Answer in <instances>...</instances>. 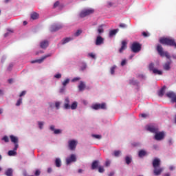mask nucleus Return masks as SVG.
I'll return each mask as SVG.
<instances>
[{"mask_svg": "<svg viewBox=\"0 0 176 176\" xmlns=\"http://www.w3.org/2000/svg\"><path fill=\"white\" fill-rule=\"evenodd\" d=\"M160 164H161L160 159L155 158L153 160V167L154 168V170H153L154 175H156V176L160 175V174H162V173H163V170H164V168L160 167Z\"/></svg>", "mask_w": 176, "mask_h": 176, "instance_id": "obj_1", "label": "nucleus"}, {"mask_svg": "<svg viewBox=\"0 0 176 176\" xmlns=\"http://www.w3.org/2000/svg\"><path fill=\"white\" fill-rule=\"evenodd\" d=\"M157 51L158 52V54H160V56H161V57H166L168 60L171 58V56H170V54L168 53V52L163 51V47H162V45H157Z\"/></svg>", "mask_w": 176, "mask_h": 176, "instance_id": "obj_2", "label": "nucleus"}, {"mask_svg": "<svg viewBox=\"0 0 176 176\" xmlns=\"http://www.w3.org/2000/svg\"><path fill=\"white\" fill-rule=\"evenodd\" d=\"M175 40L174 38H162L160 39V43L162 45H166V46H174V42Z\"/></svg>", "mask_w": 176, "mask_h": 176, "instance_id": "obj_3", "label": "nucleus"}, {"mask_svg": "<svg viewBox=\"0 0 176 176\" xmlns=\"http://www.w3.org/2000/svg\"><path fill=\"white\" fill-rule=\"evenodd\" d=\"M94 13V9L93 8H87L81 11L80 13V17L83 19V17H86L87 16H90V14H93Z\"/></svg>", "mask_w": 176, "mask_h": 176, "instance_id": "obj_4", "label": "nucleus"}, {"mask_svg": "<svg viewBox=\"0 0 176 176\" xmlns=\"http://www.w3.org/2000/svg\"><path fill=\"white\" fill-rule=\"evenodd\" d=\"M141 44L140 43L135 42L131 45V50L133 53H138L141 52Z\"/></svg>", "mask_w": 176, "mask_h": 176, "instance_id": "obj_5", "label": "nucleus"}, {"mask_svg": "<svg viewBox=\"0 0 176 176\" xmlns=\"http://www.w3.org/2000/svg\"><path fill=\"white\" fill-rule=\"evenodd\" d=\"M61 28H63V25L60 24H54L51 25L50 31H51V32H56V31H58V30H61Z\"/></svg>", "mask_w": 176, "mask_h": 176, "instance_id": "obj_6", "label": "nucleus"}, {"mask_svg": "<svg viewBox=\"0 0 176 176\" xmlns=\"http://www.w3.org/2000/svg\"><path fill=\"white\" fill-rule=\"evenodd\" d=\"M146 130H147V131H150V133H157V131H159V129H157V128H155L153 126V125H147L146 126Z\"/></svg>", "mask_w": 176, "mask_h": 176, "instance_id": "obj_7", "label": "nucleus"}, {"mask_svg": "<svg viewBox=\"0 0 176 176\" xmlns=\"http://www.w3.org/2000/svg\"><path fill=\"white\" fill-rule=\"evenodd\" d=\"M76 162V156L74 154L71 155L69 157H67L66 159V164H71V163Z\"/></svg>", "mask_w": 176, "mask_h": 176, "instance_id": "obj_8", "label": "nucleus"}, {"mask_svg": "<svg viewBox=\"0 0 176 176\" xmlns=\"http://www.w3.org/2000/svg\"><path fill=\"white\" fill-rule=\"evenodd\" d=\"M52 55L50 54H48L38 60H32L31 63L32 64H35V63H38V64H41V63H43V60H45V58H47V57H50Z\"/></svg>", "mask_w": 176, "mask_h": 176, "instance_id": "obj_9", "label": "nucleus"}, {"mask_svg": "<svg viewBox=\"0 0 176 176\" xmlns=\"http://www.w3.org/2000/svg\"><path fill=\"white\" fill-rule=\"evenodd\" d=\"M166 97L171 98L173 102H176V94L174 92H168L166 94Z\"/></svg>", "mask_w": 176, "mask_h": 176, "instance_id": "obj_10", "label": "nucleus"}, {"mask_svg": "<svg viewBox=\"0 0 176 176\" xmlns=\"http://www.w3.org/2000/svg\"><path fill=\"white\" fill-rule=\"evenodd\" d=\"M93 109H105V103L96 104L92 106Z\"/></svg>", "mask_w": 176, "mask_h": 176, "instance_id": "obj_11", "label": "nucleus"}, {"mask_svg": "<svg viewBox=\"0 0 176 176\" xmlns=\"http://www.w3.org/2000/svg\"><path fill=\"white\" fill-rule=\"evenodd\" d=\"M163 138H164V133H163V132L155 133V140L157 141H161Z\"/></svg>", "mask_w": 176, "mask_h": 176, "instance_id": "obj_12", "label": "nucleus"}, {"mask_svg": "<svg viewBox=\"0 0 176 176\" xmlns=\"http://www.w3.org/2000/svg\"><path fill=\"white\" fill-rule=\"evenodd\" d=\"M104 38L101 37V36H98L96 40V46H100L104 43Z\"/></svg>", "mask_w": 176, "mask_h": 176, "instance_id": "obj_13", "label": "nucleus"}, {"mask_svg": "<svg viewBox=\"0 0 176 176\" xmlns=\"http://www.w3.org/2000/svg\"><path fill=\"white\" fill-rule=\"evenodd\" d=\"M69 148L71 151H74L76 148V142L75 140L69 141Z\"/></svg>", "mask_w": 176, "mask_h": 176, "instance_id": "obj_14", "label": "nucleus"}, {"mask_svg": "<svg viewBox=\"0 0 176 176\" xmlns=\"http://www.w3.org/2000/svg\"><path fill=\"white\" fill-rule=\"evenodd\" d=\"M127 49V42L126 41H122V45L120 49L119 50V52L120 53H123L124 50H126Z\"/></svg>", "mask_w": 176, "mask_h": 176, "instance_id": "obj_15", "label": "nucleus"}, {"mask_svg": "<svg viewBox=\"0 0 176 176\" xmlns=\"http://www.w3.org/2000/svg\"><path fill=\"white\" fill-rule=\"evenodd\" d=\"M64 109H71V104H69V98H66L65 99Z\"/></svg>", "mask_w": 176, "mask_h": 176, "instance_id": "obj_16", "label": "nucleus"}, {"mask_svg": "<svg viewBox=\"0 0 176 176\" xmlns=\"http://www.w3.org/2000/svg\"><path fill=\"white\" fill-rule=\"evenodd\" d=\"M86 89V84L83 81H80L78 85V90L80 91H83V90Z\"/></svg>", "mask_w": 176, "mask_h": 176, "instance_id": "obj_17", "label": "nucleus"}, {"mask_svg": "<svg viewBox=\"0 0 176 176\" xmlns=\"http://www.w3.org/2000/svg\"><path fill=\"white\" fill-rule=\"evenodd\" d=\"M171 62H166L164 65V69L165 71H170V69H171Z\"/></svg>", "mask_w": 176, "mask_h": 176, "instance_id": "obj_18", "label": "nucleus"}, {"mask_svg": "<svg viewBox=\"0 0 176 176\" xmlns=\"http://www.w3.org/2000/svg\"><path fill=\"white\" fill-rule=\"evenodd\" d=\"M40 46L41 49H46L47 46H49V41H43L41 43Z\"/></svg>", "mask_w": 176, "mask_h": 176, "instance_id": "obj_19", "label": "nucleus"}, {"mask_svg": "<svg viewBox=\"0 0 176 176\" xmlns=\"http://www.w3.org/2000/svg\"><path fill=\"white\" fill-rule=\"evenodd\" d=\"M118 32H119V29H115L113 30H110L109 35L110 38H112V36H115L116 34H118Z\"/></svg>", "mask_w": 176, "mask_h": 176, "instance_id": "obj_20", "label": "nucleus"}, {"mask_svg": "<svg viewBox=\"0 0 176 176\" xmlns=\"http://www.w3.org/2000/svg\"><path fill=\"white\" fill-rule=\"evenodd\" d=\"M74 38L72 37L65 38L62 40V45H65V43H68V42H71Z\"/></svg>", "mask_w": 176, "mask_h": 176, "instance_id": "obj_21", "label": "nucleus"}, {"mask_svg": "<svg viewBox=\"0 0 176 176\" xmlns=\"http://www.w3.org/2000/svg\"><path fill=\"white\" fill-rule=\"evenodd\" d=\"M10 138L11 140V142H13L14 144H18L19 142V138L14 135H10Z\"/></svg>", "mask_w": 176, "mask_h": 176, "instance_id": "obj_22", "label": "nucleus"}, {"mask_svg": "<svg viewBox=\"0 0 176 176\" xmlns=\"http://www.w3.org/2000/svg\"><path fill=\"white\" fill-rule=\"evenodd\" d=\"M98 161L95 160L93 162L92 164H91V169L92 170H96V168H97L98 167Z\"/></svg>", "mask_w": 176, "mask_h": 176, "instance_id": "obj_23", "label": "nucleus"}, {"mask_svg": "<svg viewBox=\"0 0 176 176\" xmlns=\"http://www.w3.org/2000/svg\"><path fill=\"white\" fill-rule=\"evenodd\" d=\"M166 90V87H163L160 91L158 92V96L160 97H163V96H164V91Z\"/></svg>", "mask_w": 176, "mask_h": 176, "instance_id": "obj_24", "label": "nucleus"}, {"mask_svg": "<svg viewBox=\"0 0 176 176\" xmlns=\"http://www.w3.org/2000/svg\"><path fill=\"white\" fill-rule=\"evenodd\" d=\"M139 157H144V156H146V151L145 150H140L138 153Z\"/></svg>", "mask_w": 176, "mask_h": 176, "instance_id": "obj_25", "label": "nucleus"}, {"mask_svg": "<svg viewBox=\"0 0 176 176\" xmlns=\"http://www.w3.org/2000/svg\"><path fill=\"white\" fill-rule=\"evenodd\" d=\"M56 167H61V160L60 158H56L55 160Z\"/></svg>", "mask_w": 176, "mask_h": 176, "instance_id": "obj_26", "label": "nucleus"}, {"mask_svg": "<svg viewBox=\"0 0 176 176\" xmlns=\"http://www.w3.org/2000/svg\"><path fill=\"white\" fill-rule=\"evenodd\" d=\"M39 17V14L36 12H33L31 14V19L32 20H36L37 19H38Z\"/></svg>", "mask_w": 176, "mask_h": 176, "instance_id": "obj_27", "label": "nucleus"}, {"mask_svg": "<svg viewBox=\"0 0 176 176\" xmlns=\"http://www.w3.org/2000/svg\"><path fill=\"white\" fill-rule=\"evenodd\" d=\"M6 175L7 176H13V170L12 168H8L6 173Z\"/></svg>", "mask_w": 176, "mask_h": 176, "instance_id": "obj_28", "label": "nucleus"}, {"mask_svg": "<svg viewBox=\"0 0 176 176\" xmlns=\"http://www.w3.org/2000/svg\"><path fill=\"white\" fill-rule=\"evenodd\" d=\"M129 85H133V86H138V81L134 78L129 80Z\"/></svg>", "mask_w": 176, "mask_h": 176, "instance_id": "obj_29", "label": "nucleus"}, {"mask_svg": "<svg viewBox=\"0 0 176 176\" xmlns=\"http://www.w3.org/2000/svg\"><path fill=\"white\" fill-rule=\"evenodd\" d=\"M78 108V102H74L72 105H70V109H76Z\"/></svg>", "mask_w": 176, "mask_h": 176, "instance_id": "obj_30", "label": "nucleus"}, {"mask_svg": "<svg viewBox=\"0 0 176 176\" xmlns=\"http://www.w3.org/2000/svg\"><path fill=\"white\" fill-rule=\"evenodd\" d=\"M104 25H101L98 28V34H102L104 32Z\"/></svg>", "mask_w": 176, "mask_h": 176, "instance_id": "obj_31", "label": "nucleus"}, {"mask_svg": "<svg viewBox=\"0 0 176 176\" xmlns=\"http://www.w3.org/2000/svg\"><path fill=\"white\" fill-rule=\"evenodd\" d=\"M153 74H155L157 75H162V74H163V72L162 71L157 70V69H153Z\"/></svg>", "mask_w": 176, "mask_h": 176, "instance_id": "obj_32", "label": "nucleus"}, {"mask_svg": "<svg viewBox=\"0 0 176 176\" xmlns=\"http://www.w3.org/2000/svg\"><path fill=\"white\" fill-rule=\"evenodd\" d=\"M115 69H116V65H113V67H111V68L110 69V74L111 75H113L115 74Z\"/></svg>", "mask_w": 176, "mask_h": 176, "instance_id": "obj_33", "label": "nucleus"}, {"mask_svg": "<svg viewBox=\"0 0 176 176\" xmlns=\"http://www.w3.org/2000/svg\"><path fill=\"white\" fill-rule=\"evenodd\" d=\"M125 162L127 164H130V163H131V157H130L129 156H126L125 157Z\"/></svg>", "mask_w": 176, "mask_h": 176, "instance_id": "obj_34", "label": "nucleus"}, {"mask_svg": "<svg viewBox=\"0 0 176 176\" xmlns=\"http://www.w3.org/2000/svg\"><path fill=\"white\" fill-rule=\"evenodd\" d=\"M23 102V98H19L16 103V107H20V105H21V103Z\"/></svg>", "mask_w": 176, "mask_h": 176, "instance_id": "obj_35", "label": "nucleus"}, {"mask_svg": "<svg viewBox=\"0 0 176 176\" xmlns=\"http://www.w3.org/2000/svg\"><path fill=\"white\" fill-rule=\"evenodd\" d=\"M68 83H69V78H67L64 80V82H63V86L65 87V86H67Z\"/></svg>", "mask_w": 176, "mask_h": 176, "instance_id": "obj_36", "label": "nucleus"}, {"mask_svg": "<svg viewBox=\"0 0 176 176\" xmlns=\"http://www.w3.org/2000/svg\"><path fill=\"white\" fill-rule=\"evenodd\" d=\"M16 154V151L13 150V151H8V156H14V155Z\"/></svg>", "mask_w": 176, "mask_h": 176, "instance_id": "obj_37", "label": "nucleus"}, {"mask_svg": "<svg viewBox=\"0 0 176 176\" xmlns=\"http://www.w3.org/2000/svg\"><path fill=\"white\" fill-rule=\"evenodd\" d=\"M80 34H82V30H77V31L75 32L74 36H79V35H80Z\"/></svg>", "mask_w": 176, "mask_h": 176, "instance_id": "obj_38", "label": "nucleus"}, {"mask_svg": "<svg viewBox=\"0 0 176 176\" xmlns=\"http://www.w3.org/2000/svg\"><path fill=\"white\" fill-rule=\"evenodd\" d=\"M92 137H94V138H96V140H101L102 138L100 135H92Z\"/></svg>", "mask_w": 176, "mask_h": 176, "instance_id": "obj_39", "label": "nucleus"}, {"mask_svg": "<svg viewBox=\"0 0 176 176\" xmlns=\"http://www.w3.org/2000/svg\"><path fill=\"white\" fill-rule=\"evenodd\" d=\"M154 67H155V65L153 63H150L149 66H148L150 71H153V69H153Z\"/></svg>", "mask_w": 176, "mask_h": 176, "instance_id": "obj_40", "label": "nucleus"}, {"mask_svg": "<svg viewBox=\"0 0 176 176\" xmlns=\"http://www.w3.org/2000/svg\"><path fill=\"white\" fill-rule=\"evenodd\" d=\"M60 105H61V103L60 102H55V107L56 109H60Z\"/></svg>", "mask_w": 176, "mask_h": 176, "instance_id": "obj_41", "label": "nucleus"}, {"mask_svg": "<svg viewBox=\"0 0 176 176\" xmlns=\"http://www.w3.org/2000/svg\"><path fill=\"white\" fill-rule=\"evenodd\" d=\"M78 80H80V77H75L72 80V82H78Z\"/></svg>", "mask_w": 176, "mask_h": 176, "instance_id": "obj_42", "label": "nucleus"}, {"mask_svg": "<svg viewBox=\"0 0 176 176\" xmlns=\"http://www.w3.org/2000/svg\"><path fill=\"white\" fill-rule=\"evenodd\" d=\"M98 171H99V173H104V171H105V169H104V167H102V166H99Z\"/></svg>", "mask_w": 176, "mask_h": 176, "instance_id": "obj_43", "label": "nucleus"}, {"mask_svg": "<svg viewBox=\"0 0 176 176\" xmlns=\"http://www.w3.org/2000/svg\"><path fill=\"white\" fill-rule=\"evenodd\" d=\"M2 140L4 141L5 142H9V138L8 136H4L2 138Z\"/></svg>", "mask_w": 176, "mask_h": 176, "instance_id": "obj_44", "label": "nucleus"}, {"mask_svg": "<svg viewBox=\"0 0 176 176\" xmlns=\"http://www.w3.org/2000/svg\"><path fill=\"white\" fill-rule=\"evenodd\" d=\"M34 175H36V176L41 175V170H39L38 169L36 170V171L34 173Z\"/></svg>", "mask_w": 176, "mask_h": 176, "instance_id": "obj_45", "label": "nucleus"}, {"mask_svg": "<svg viewBox=\"0 0 176 176\" xmlns=\"http://www.w3.org/2000/svg\"><path fill=\"white\" fill-rule=\"evenodd\" d=\"M119 27H120V28H127V25H126L124 23H120Z\"/></svg>", "mask_w": 176, "mask_h": 176, "instance_id": "obj_46", "label": "nucleus"}, {"mask_svg": "<svg viewBox=\"0 0 176 176\" xmlns=\"http://www.w3.org/2000/svg\"><path fill=\"white\" fill-rule=\"evenodd\" d=\"M38 127L39 129H41V130H42V129H43V122H38Z\"/></svg>", "mask_w": 176, "mask_h": 176, "instance_id": "obj_47", "label": "nucleus"}, {"mask_svg": "<svg viewBox=\"0 0 176 176\" xmlns=\"http://www.w3.org/2000/svg\"><path fill=\"white\" fill-rule=\"evenodd\" d=\"M120 155V151H114V156L118 157Z\"/></svg>", "mask_w": 176, "mask_h": 176, "instance_id": "obj_48", "label": "nucleus"}, {"mask_svg": "<svg viewBox=\"0 0 176 176\" xmlns=\"http://www.w3.org/2000/svg\"><path fill=\"white\" fill-rule=\"evenodd\" d=\"M54 134H60L61 130H60V129H55L54 131Z\"/></svg>", "mask_w": 176, "mask_h": 176, "instance_id": "obj_49", "label": "nucleus"}, {"mask_svg": "<svg viewBox=\"0 0 176 176\" xmlns=\"http://www.w3.org/2000/svg\"><path fill=\"white\" fill-rule=\"evenodd\" d=\"M88 56L89 57H91V58H94V59L96 58V55L94 54H93V53L88 54Z\"/></svg>", "mask_w": 176, "mask_h": 176, "instance_id": "obj_50", "label": "nucleus"}, {"mask_svg": "<svg viewBox=\"0 0 176 176\" xmlns=\"http://www.w3.org/2000/svg\"><path fill=\"white\" fill-rule=\"evenodd\" d=\"M58 5H60V2L59 1H56L54 3V8H56L58 6Z\"/></svg>", "mask_w": 176, "mask_h": 176, "instance_id": "obj_51", "label": "nucleus"}, {"mask_svg": "<svg viewBox=\"0 0 176 176\" xmlns=\"http://www.w3.org/2000/svg\"><path fill=\"white\" fill-rule=\"evenodd\" d=\"M56 79H60L61 78V74H58L54 76Z\"/></svg>", "mask_w": 176, "mask_h": 176, "instance_id": "obj_52", "label": "nucleus"}, {"mask_svg": "<svg viewBox=\"0 0 176 176\" xmlns=\"http://www.w3.org/2000/svg\"><path fill=\"white\" fill-rule=\"evenodd\" d=\"M65 91V87H63L60 89L59 93H64Z\"/></svg>", "mask_w": 176, "mask_h": 176, "instance_id": "obj_53", "label": "nucleus"}, {"mask_svg": "<svg viewBox=\"0 0 176 176\" xmlns=\"http://www.w3.org/2000/svg\"><path fill=\"white\" fill-rule=\"evenodd\" d=\"M142 35H143V36H144V38H147V36H149V34H148V33H146V32H143Z\"/></svg>", "mask_w": 176, "mask_h": 176, "instance_id": "obj_54", "label": "nucleus"}, {"mask_svg": "<svg viewBox=\"0 0 176 176\" xmlns=\"http://www.w3.org/2000/svg\"><path fill=\"white\" fill-rule=\"evenodd\" d=\"M126 59L122 60V61L121 62L122 67H124V65H126Z\"/></svg>", "mask_w": 176, "mask_h": 176, "instance_id": "obj_55", "label": "nucleus"}, {"mask_svg": "<svg viewBox=\"0 0 176 176\" xmlns=\"http://www.w3.org/2000/svg\"><path fill=\"white\" fill-rule=\"evenodd\" d=\"M26 93H27V92H26L25 91H23L20 94L19 97H23V96H25Z\"/></svg>", "mask_w": 176, "mask_h": 176, "instance_id": "obj_56", "label": "nucleus"}, {"mask_svg": "<svg viewBox=\"0 0 176 176\" xmlns=\"http://www.w3.org/2000/svg\"><path fill=\"white\" fill-rule=\"evenodd\" d=\"M109 164H111V162L107 161L106 163H105L106 167H108L109 166Z\"/></svg>", "mask_w": 176, "mask_h": 176, "instance_id": "obj_57", "label": "nucleus"}, {"mask_svg": "<svg viewBox=\"0 0 176 176\" xmlns=\"http://www.w3.org/2000/svg\"><path fill=\"white\" fill-rule=\"evenodd\" d=\"M140 116H141L142 118H146V116H148L145 113H142L140 115Z\"/></svg>", "mask_w": 176, "mask_h": 176, "instance_id": "obj_58", "label": "nucleus"}, {"mask_svg": "<svg viewBox=\"0 0 176 176\" xmlns=\"http://www.w3.org/2000/svg\"><path fill=\"white\" fill-rule=\"evenodd\" d=\"M17 148H19V144L16 143L15 144V147L14 148V151H17Z\"/></svg>", "mask_w": 176, "mask_h": 176, "instance_id": "obj_59", "label": "nucleus"}, {"mask_svg": "<svg viewBox=\"0 0 176 176\" xmlns=\"http://www.w3.org/2000/svg\"><path fill=\"white\" fill-rule=\"evenodd\" d=\"M50 129V130H52V131H54L56 130V129H54V125H52Z\"/></svg>", "mask_w": 176, "mask_h": 176, "instance_id": "obj_60", "label": "nucleus"}, {"mask_svg": "<svg viewBox=\"0 0 176 176\" xmlns=\"http://www.w3.org/2000/svg\"><path fill=\"white\" fill-rule=\"evenodd\" d=\"M12 68H13V65H10L9 67H8V71H10V69H12Z\"/></svg>", "mask_w": 176, "mask_h": 176, "instance_id": "obj_61", "label": "nucleus"}, {"mask_svg": "<svg viewBox=\"0 0 176 176\" xmlns=\"http://www.w3.org/2000/svg\"><path fill=\"white\" fill-rule=\"evenodd\" d=\"M52 168H47V173H52Z\"/></svg>", "mask_w": 176, "mask_h": 176, "instance_id": "obj_62", "label": "nucleus"}, {"mask_svg": "<svg viewBox=\"0 0 176 176\" xmlns=\"http://www.w3.org/2000/svg\"><path fill=\"white\" fill-rule=\"evenodd\" d=\"M114 174H115V173L111 172V173H110L109 174V176H113Z\"/></svg>", "mask_w": 176, "mask_h": 176, "instance_id": "obj_63", "label": "nucleus"}, {"mask_svg": "<svg viewBox=\"0 0 176 176\" xmlns=\"http://www.w3.org/2000/svg\"><path fill=\"white\" fill-rule=\"evenodd\" d=\"M164 176H171V175L169 173H165Z\"/></svg>", "mask_w": 176, "mask_h": 176, "instance_id": "obj_64", "label": "nucleus"}]
</instances>
